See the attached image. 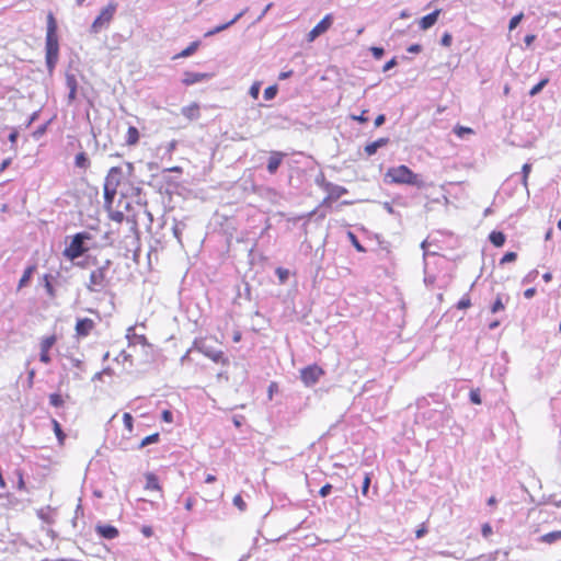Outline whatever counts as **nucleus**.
Segmentation results:
<instances>
[{
	"label": "nucleus",
	"mask_w": 561,
	"mask_h": 561,
	"mask_svg": "<svg viewBox=\"0 0 561 561\" xmlns=\"http://www.w3.org/2000/svg\"><path fill=\"white\" fill-rule=\"evenodd\" d=\"M122 172L118 168H112L104 181V207L112 220L131 222L137 228L138 208L140 207V193L138 188L128 192H121V196L114 206Z\"/></svg>",
	"instance_id": "obj_1"
},
{
	"label": "nucleus",
	"mask_w": 561,
	"mask_h": 561,
	"mask_svg": "<svg viewBox=\"0 0 561 561\" xmlns=\"http://www.w3.org/2000/svg\"><path fill=\"white\" fill-rule=\"evenodd\" d=\"M57 21L51 12L47 14V31H46V64L47 67L51 70L59 56V42L57 34Z\"/></svg>",
	"instance_id": "obj_2"
},
{
	"label": "nucleus",
	"mask_w": 561,
	"mask_h": 561,
	"mask_svg": "<svg viewBox=\"0 0 561 561\" xmlns=\"http://www.w3.org/2000/svg\"><path fill=\"white\" fill-rule=\"evenodd\" d=\"M386 178H389L390 181L396 184H408L419 188L424 186V182L421 180L420 175L404 164L388 169Z\"/></svg>",
	"instance_id": "obj_3"
},
{
	"label": "nucleus",
	"mask_w": 561,
	"mask_h": 561,
	"mask_svg": "<svg viewBox=\"0 0 561 561\" xmlns=\"http://www.w3.org/2000/svg\"><path fill=\"white\" fill-rule=\"evenodd\" d=\"M90 239L85 232H79L73 236L70 244L65 249L64 255L69 260H76L88 251L84 247V241Z\"/></svg>",
	"instance_id": "obj_4"
},
{
	"label": "nucleus",
	"mask_w": 561,
	"mask_h": 561,
	"mask_svg": "<svg viewBox=\"0 0 561 561\" xmlns=\"http://www.w3.org/2000/svg\"><path fill=\"white\" fill-rule=\"evenodd\" d=\"M116 8L117 5L113 2H110L107 5H105L93 21L91 25V32L99 33L102 28L108 26L116 12Z\"/></svg>",
	"instance_id": "obj_5"
},
{
	"label": "nucleus",
	"mask_w": 561,
	"mask_h": 561,
	"mask_svg": "<svg viewBox=\"0 0 561 561\" xmlns=\"http://www.w3.org/2000/svg\"><path fill=\"white\" fill-rule=\"evenodd\" d=\"M106 286V274L104 268H96L91 272L89 283H88V289L90 291H101Z\"/></svg>",
	"instance_id": "obj_6"
},
{
	"label": "nucleus",
	"mask_w": 561,
	"mask_h": 561,
	"mask_svg": "<svg viewBox=\"0 0 561 561\" xmlns=\"http://www.w3.org/2000/svg\"><path fill=\"white\" fill-rule=\"evenodd\" d=\"M323 370L317 365H310L300 370L301 381L307 386H313L318 382Z\"/></svg>",
	"instance_id": "obj_7"
},
{
	"label": "nucleus",
	"mask_w": 561,
	"mask_h": 561,
	"mask_svg": "<svg viewBox=\"0 0 561 561\" xmlns=\"http://www.w3.org/2000/svg\"><path fill=\"white\" fill-rule=\"evenodd\" d=\"M56 342H57L56 334L44 336L41 340V342H39V348H41L39 360L42 363L47 365L51 362L49 351L56 344Z\"/></svg>",
	"instance_id": "obj_8"
},
{
	"label": "nucleus",
	"mask_w": 561,
	"mask_h": 561,
	"mask_svg": "<svg viewBox=\"0 0 561 561\" xmlns=\"http://www.w3.org/2000/svg\"><path fill=\"white\" fill-rule=\"evenodd\" d=\"M195 348L204 354L206 357L210 358L215 363H225L226 358L221 351L215 350L214 347L206 345L205 343H201L199 345L194 344Z\"/></svg>",
	"instance_id": "obj_9"
},
{
	"label": "nucleus",
	"mask_w": 561,
	"mask_h": 561,
	"mask_svg": "<svg viewBox=\"0 0 561 561\" xmlns=\"http://www.w3.org/2000/svg\"><path fill=\"white\" fill-rule=\"evenodd\" d=\"M333 18L331 14H327L309 33L308 41L312 42L321 34L325 33L332 25Z\"/></svg>",
	"instance_id": "obj_10"
},
{
	"label": "nucleus",
	"mask_w": 561,
	"mask_h": 561,
	"mask_svg": "<svg viewBox=\"0 0 561 561\" xmlns=\"http://www.w3.org/2000/svg\"><path fill=\"white\" fill-rule=\"evenodd\" d=\"M145 489L149 492H152L154 494V499H162L163 497V491L161 490V486L159 484V480L156 474L153 473H147L146 474V485Z\"/></svg>",
	"instance_id": "obj_11"
},
{
	"label": "nucleus",
	"mask_w": 561,
	"mask_h": 561,
	"mask_svg": "<svg viewBox=\"0 0 561 561\" xmlns=\"http://www.w3.org/2000/svg\"><path fill=\"white\" fill-rule=\"evenodd\" d=\"M94 329V322L90 318L78 319L76 323V333L79 337L88 336Z\"/></svg>",
	"instance_id": "obj_12"
},
{
	"label": "nucleus",
	"mask_w": 561,
	"mask_h": 561,
	"mask_svg": "<svg viewBox=\"0 0 561 561\" xmlns=\"http://www.w3.org/2000/svg\"><path fill=\"white\" fill-rule=\"evenodd\" d=\"M322 182L323 188L328 193V197L331 199H337L347 193V190L344 186L333 184L331 182H325L324 179H322Z\"/></svg>",
	"instance_id": "obj_13"
},
{
	"label": "nucleus",
	"mask_w": 561,
	"mask_h": 561,
	"mask_svg": "<svg viewBox=\"0 0 561 561\" xmlns=\"http://www.w3.org/2000/svg\"><path fill=\"white\" fill-rule=\"evenodd\" d=\"M284 153L283 152H279V151H272L271 152V156L268 158V162H267V171L268 173L271 174H274L276 173V171L278 170L282 161H283V158H284Z\"/></svg>",
	"instance_id": "obj_14"
},
{
	"label": "nucleus",
	"mask_w": 561,
	"mask_h": 561,
	"mask_svg": "<svg viewBox=\"0 0 561 561\" xmlns=\"http://www.w3.org/2000/svg\"><path fill=\"white\" fill-rule=\"evenodd\" d=\"M208 77H209V75H207V73L186 71L184 73L182 82L185 85H192V84L201 82L205 79H208Z\"/></svg>",
	"instance_id": "obj_15"
},
{
	"label": "nucleus",
	"mask_w": 561,
	"mask_h": 561,
	"mask_svg": "<svg viewBox=\"0 0 561 561\" xmlns=\"http://www.w3.org/2000/svg\"><path fill=\"white\" fill-rule=\"evenodd\" d=\"M96 533L105 539H114L118 536V530L112 525H98Z\"/></svg>",
	"instance_id": "obj_16"
},
{
	"label": "nucleus",
	"mask_w": 561,
	"mask_h": 561,
	"mask_svg": "<svg viewBox=\"0 0 561 561\" xmlns=\"http://www.w3.org/2000/svg\"><path fill=\"white\" fill-rule=\"evenodd\" d=\"M440 10H435L432 13L423 16L420 20V27L424 31L431 28L437 22Z\"/></svg>",
	"instance_id": "obj_17"
},
{
	"label": "nucleus",
	"mask_w": 561,
	"mask_h": 561,
	"mask_svg": "<svg viewBox=\"0 0 561 561\" xmlns=\"http://www.w3.org/2000/svg\"><path fill=\"white\" fill-rule=\"evenodd\" d=\"M181 113L190 121L197 119L199 117V105L197 103H192L182 107Z\"/></svg>",
	"instance_id": "obj_18"
},
{
	"label": "nucleus",
	"mask_w": 561,
	"mask_h": 561,
	"mask_svg": "<svg viewBox=\"0 0 561 561\" xmlns=\"http://www.w3.org/2000/svg\"><path fill=\"white\" fill-rule=\"evenodd\" d=\"M388 142L389 138H379L370 144H367L364 150L368 156H373L379 148L386 146Z\"/></svg>",
	"instance_id": "obj_19"
},
{
	"label": "nucleus",
	"mask_w": 561,
	"mask_h": 561,
	"mask_svg": "<svg viewBox=\"0 0 561 561\" xmlns=\"http://www.w3.org/2000/svg\"><path fill=\"white\" fill-rule=\"evenodd\" d=\"M133 424H134V419L133 416L129 414V413H124L123 414V430H122V435L124 437H129L133 433Z\"/></svg>",
	"instance_id": "obj_20"
},
{
	"label": "nucleus",
	"mask_w": 561,
	"mask_h": 561,
	"mask_svg": "<svg viewBox=\"0 0 561 561\" xmlns=\"http://www.w3.org/2000/svg\"><path fill=\"white\" fill-rule=\"evenodd\" d=\"M35 271H36V265H34V264L27 266L24 270L23 275L19 280V285H18L19 290L22 289L23 287H25L30 283Z\"/></svg>",
	"instance_id": "obj_21"
},
{
	"label": "nucleus",
	"mask_w": 561,
	"mask_h": 561,
	"mask_svg": "<svg viewBox=\"0 0 561 561\" xmlns=\"http://www.w3.org/2000/svg\"><path fill=\"white\" fill-rule=\"evenodd\" d=\"M75 165L82 170H87L90 167V159L84 151H81L76 156Z\"/></svg>",
	"instance_id": "obj_22"
},
{
	"label": "nucleus",
	"mask_w": 561,
	"mask_h": 561,
	"mask_svg": "<svg viewBox=\"0 0 561 561\" xmlns=\"http://www.w3.org/2000/svg\"><path fill=\"white\" fill-rule=\"evenodd\" d=\"M505 234L501 231H492L489 236V240L494 247H502L505 243Z\"/></svg>",
	"instance_id": "obj_23"
},
{
	"label": "nucleus",
	"mask_w": 561,
	"mask_h": 561,
	"mask_svg": "<svg viewBox=\"0 0 561 561\" xmlns=\"http://www.w3.org/2000/svg\"><path fill=\"white\" fill-rule=\"evenodd\" d=\"M199 44L201 43L198 41L192 42L190 44V46H187L185 49H183L181 53H179L174 58H186V57L193 55L196 51V49L198 48Z\"/></svg>",
	"instance_id": "obj_24"
},
{
	"label": "nucleus",
	"mask_w": 561,
	"mask_h": 561,
	"mask_svg": "<svg viewBox=\"0 0 561 561\" xmlns=\"http://www.w3.org/2000/svg\"><path fill=\"white\" fill-rule=\"evenodd\" d=\"M51 424H53V428H54V433L58 439V443L60 446H62L65 444V440H66V434L64 433L60 424L58 423V421L56 420H53L51 421Z\"/></svg>",
	"instance_id": "obj_25"
},
{
	"label": "nucleus",
	"mask_w": 561,
	"mask_h": 561,
	"mask_svg": "<svg viewBox=\"0 0 561 561\" xmlns=\"http://www.w3.org/2000/svg\"><path fill=\"white\" fill-rule=\"evenodd\" d=\"M559 539H561V530L551 531L540 537V541L545 543H553Z\"/></svg>",
	"instance_id": "obj_26"
},
{
	"label": "nucleus",
	"mask_w": 561,
	"mask_h": 561,
	"mask_svg": "<svg viewBox=\"0 0 561 561\" xmlns=\"http://www.w3.org/2000/svg\"><path fill=\"white\" fill-rule=\"evenodd\" d=\"M138 138H139L138 129L134 126H130L127 131L126 142L128 145H135V144H137Z\"/></svg>",
	"instance_id": "obj_27"
},
{
	"label": "nucleus",
	"mask_w": 561,
	"mask_h": 561,
	"mask_svg": "<svg viewBox=\"0 0 561 561\" xmlns=\"http://www.w3.org/2000/svg\"><path fill=\"white\" fill-rule=\"evenodd\" d=\"M548 82H549L548 78H543L542 80H540L536 85H534L530 89L529 95L536 96L537 94H539L542 91V89L548 84Z\"/></svg>",
	"instance_id": "obj_28"
},
{
	"label": "nucleus",
	"mask_w": 561,
	"mask_h": 561,
	"mask_svg": "<svg viewBox=\"0 0 561 561\" xmlns=\"http://www.w3.org/2000/svg\"><path fill=\"white\" fill-rule=\"evenodd\" d=\"M68 87H69V94L68 99L69 101H73L77 96V81L75 78L68 79Z\"/></svg>",
	"instance_id": "obj_29"
},
{
	"label": "nucleus",
	"mask_w": 561,
	"mask_h": 561,
	"mask_svg": "<svg viewBox=\"0 0 561 561\" xmlns=\"http://www.w3.org/2000/svg\"><path fill=\"white\" fill-rule=\"evenodd\" d=\"M230 26H231V23H229V22L220 24V25L214 27L213 30H209L208 32H206L205 37H210L217 33H220V32L227 30Z\"/></svg>",
	"instance_id": "obj_30"
},
{
	"label": "nucleus",
	"mask_w": 561,
	"mask_h": 561,
	"mask_svg": "<svg viewBox=\"0 0 561 561\" xmlns=\"http://www.w3.org/2000/svg\"><path fill=\"white\" fill-rule=\"evenodd\" d=\"M277 94V85H270L264 90V99L266 101L273 100Z\"/></svg>",
	"instance_id": "obj_31"
},
{
	"label": "nucleus",
	"mask_w": 561,
	"mask_h": 561,
	"mask_svg": "<svg viewBox=\"0 0 561 561\" xmlns=\"http://www.w3.org/2000/svg\"><path fill=\"white\" fill-rule=\"evenodd\" d=\"M49 402L51 405L59 408L64 404V399L60 393H51L49 396Z\"/></svg>",
	"instance_id": "obj_32"
},
{
	"label": "nucleus",
	"mask_w": 561,
	"mask_h": 561,
	"mask_svg": "<svg viewBox=\"0 0 561 561\" xmlns=\"http://www.w3.org/2000/svg\"><path fill=\"white\" fill-rule=\"evenodd\" d=\"M158 440H159V433H153V434L142 437L141 445H142V447H145L150 444L157 443Z\"/></svg>",
	"instance_id": "obj_33"
},
{
	"label": "nucleus",
	"mask_w": 561,
	"mask_h": 561,
	"mask_svg": "<svg viewBox=\"0 0 561 561\" xmlns=\"http://www.w3.org/2000/svg\"><path fill=\"white\" fill-rule=\"evenodd\" d=\"M260 90H261V82L260 81H255L249 89V94L253 98V99H257L259 98V94H260Z\"/></svg>",
	"instance_id": "obj_34"
},
{
	"label": "nucleus",
	"mask_w": 561,
	"mask_h": 561,
	"mask_svg": "<svg viewBox=\"0 0 561 561\" xmlns=\"http://www.w3.org/2000/svg\"><path fill=\"white\" fill-rule=\"evenodd\" d=\"M470 401L473 404H480L481 403V396L479 389H472L469 393Z\"/></svg>",
	"instance_id": "obj_35"
},
{
	"label": "nucleus",
	"mask_w": 561,
	"mask_h": 561,
	"mask_svg": "<svg viewBox=\"0 0 561 561\" xmlns=\"http://www.w3.org/2000/svg\"><path fill=\"white\" fill-rule=\"evenodd\" d=\"M524 18V14L523 13H519L517 15H514L511 20H510V24H508V28L510 31L514 30L517 27V25L520 23V21L523 20Z\"/></svg>",
	"instance_id": "obj_36"
},
{
	"label": "nucleus",
	"mask_w": 561,
	"mask_h": 561,
	"mask_svg": "<svg viewBox=\"0 0 561 561\" xmlns=\"http://www.w3.org/2000/svg\"><path fill=\"white\" fill-rule=\"evenodd\" d=\"M16 476H18L16 488L20 491H26V485H25V481H24V477H23L22 470H16Z\"/></svg>",
	"instance_id": "obj_37"
},
{
	"label": "nucleus",
	"mask_w": 561,
	"mask_h": 561,
	"mask_svg": "<svg viewBox=\"0 0 561 561\" xmlns=\"http://www.w3.org/2000/svg\"><path fill=\"white\" fill-rule=\"evenodd\" d=\"M233 505L237 506L241 512L245 510L247 504L240 494L233 497Z\"/></svg>",
	"instance_id": "obj_38"
},
{
	"label": "nucleus",
	"mask_w": 561,
	"mask_h": 561,
	"mask_svg": "<svg viewBox=\"0 0 561 561\" xmlns=\"http://www.w3.org/2000/svg\"><path fill=\"white\" fill-rule=\"evenodd\" d=\"M454 131L458 137H463L466 134L473 133V130L471 128L465 127V126H456Z\"/></svg>",
	"instance_id": "obj_39"
},
{
	"label": "nucleus",
	"mask_w": 561,
	"mask_h": 561,
	"mask_svg": "<svg viewBox=\"0 0 561 561\" xmlns=\"http://www.w3.org/2000/svg\"><path fill=\"white\" fill-rule=\"evenodd\" d=\"M471 306V300L468 295H465L457 304L458 309H467Z\"/></svg>",
	"instance_id": "obj_40"
},
{
	"label": "nucleus",
	"mask_w": 561,
	"mask_h": 561,
	"mask_svg": "<svg viewBox=\"0 0 561 561\" xmlns=\"http://www.w3.org/2000/svg\"><path fill=\"white\" fill-rule=\"evenodd\" d=\"M516 257H517V254L515 252H507L501 259L500 264L514 262L516 260Z\"/></svg>",
	"instance_id": "obj_41"
},
{
	"label": "nucleus",
	"mask_w": 561,
	"mask_h": 561,
	"mask_svg": "<svg viewBox=\"0 0 561 561\" xmlns=\"http://www.w3.org/2000/svg\"><path fill=\"white\" fill-rule=\"evenodd\" d=\"M348 237L352 241V244L355 247V249L359 252H364L365 248L359 243L356 236L353 232H348Z\"/></svg>",
	"instance_id": "obj_42"
},
{
	"label": "nucleus",
	"mask_w": 561,
	"mask_h": 561,
	"mask_svg": "<svg viewBox=\"0 0 561 561\" xmlns=\"http://www.w3.org/2000/svg\"><path fill=\"white\" fill-rule=\"evenodd\" d=\"M504 309V305L502 302V299L501 297L499 296L495 301L493 302L492 307H491V311L493 313H496L499 312L500 310H503Z\"/></svg>",
	"instance_id": "obj_43"
},
{
	"label": "nucleus",
	"mask_w": 561,
	"mask_h": 561,
	"mask_svg": "<svg viewBox=\"0 0 561 561\" xmlns=\"http://www.w3.org/2000/svg\"><path fill=\"white\" fill-rule=\"evenodd\" d=\"M370 51H371L374 58H376V59H380L385 54V49L382 47H377V46L370 47Z\"/></svg>",
	"instance_id": "obj_44"
},
{
	"label": "nucleus",
	"mask_w": 561,
	"mask_h": 561,
	"mask_svg": "<svg viewBox=\"0 0 561 561\" xmlns=\"http://www.w3.org/2000/svg\"><path fill=\"white\" fill-rule=\"evenodd\" d=\"M451 42H453V36L450 33H445L442 38H440V44L445 47H448L451 45Z\"/></svg>",
	"instance_id": "obj_45"
},
{
	"label": "nucleus",
	"mask_w": 561,
	"mask_h": 561,
	"mask_svg": "<svg viewBox=\"0 0 561 561\" xmlns=\"http://www.w3.org/2000/svg\"><path fill=\"white\" fill-rule=\"evenodd\" d=\"M147 260H148V265L149 267L151 268L152 267V262L156 260H158V253L156 250H150L147 254Z\"/></svg>",
	"instance_id": "obj_46"
},
{
	"label": "nucleus",
	"mask_w": 561,
	"mask_h": 561,
	"mask_svg": "<svg viewBox=\"0 0 561 561\" xmlns=\"http://www.w3.org/2000/svg\"><path fill=\"white\" fill-rule=\"evenodd\" d=\"M331 491H332V485L330 483H327L320 489L319 494L321 497H325L331 493Z\"/></svg>",
	"instance_id": "obj_47"
},
{
	"label": "nucleus",
	"mask_w": 561,
	"mask_h": 561,
	"mask_svg": "<svg viewBox=\"0 0 561 561\" xmlns=\"http://www.w3.org/2000/svg\"><path fill=\"white\" fill-rule=\"evenodd\" d=\"M369 485H370V478L368 474H366L364 478V481H363V485H362L363 495H367Z\"/></svg>",
	"instance_id": "obj_48"
},
{
	"label": "nucleus",
	"mask_w": 561,
	"mask_h": 561,
	"mask_svg": "<svg viewBox=\"0 0 561 561\" xmlns=\"http://www.w3.org/2000/svg\"><path fill=\"white\" fill-rule=\"evenodd\" d=\"M366 112L367 111H363L360 115H352L351 118L362 124L366 123L368 121V118L365 115Z\"/></svg>",
	"instance_id": "obj_49"
},
{
	"label": "nucleus",
	"mask_w": 561,
	"mask_h": 561,
	"mask_svg": "<svg viewBox=\"0 0 561 561\" xmlns=\"http://www.w3.org/2000/svg\"><path fill=\"white\" fill-rule=\"evenodd\" d=\"M161 417L167 423H171L173 421V414L169 410H164L161 414Z\"/></svg>",
	"instance_id": "obj_50"
},
{
	"label": "nucleus",
	"mask_w": 561,
	"mask_h": 561,
	"mask_svg": "<svg viewBox=\"0 0 561 561\" xmlns=\"http://www.w3.org/2000/svg\"><path fill=\"white\" fill-rule=\"evenodd\" d=\"M248 8H244L243 10H241L239 13H237L232 20L229 21V23H231V25H233L234 23H237L247 12H248Z\"/></svg>",
	"instance_id": "obj_51"
},
{
	"label": "nucleus",
	"mask_w": 561,
	"mask_h": 561,
	"mask_svg": "<svg viewBox=\"0 0 561 561\" xmlns=\"http://www.w3.org/2000/svg\"><path fill=\"white\" fill-rule=\"evenodd\" d=\"M483 537H489L492 534V527L489 524H483L481 528Z\"/></svg>",
	"instance_id": "obj_52"
},
{
	"label": "nucleus",
	"mask_w": 561,
	"mask_h": 561,
	"mask_svg": "<svg viewBox=\"0 0 561 561\" xmlns=\"http://www.w3.org/2000/svg\"><path fill=\"white\" fill-rule=\"evenodd\" d=\"M397 65V59L396 57H393L392 59H390L388 62L385 64V66L382 67V70L386 72V71H389L390 69H392L394 66Z\"/></svg>",
	"instance_id": "obj_53"
},
{
	"label": "nucleus",
	"mask_w": 561,
	"mask_h": 561,
	"mask_svg": "<svg viewBox=\"0 0 561 561\" xmlns=\"http://www.w3.org/2000/svg\"><path fill=\"white\" fill-rule=\"evenodd\" d=\"M411 54H417L422 50V46L420 44H412L407 49Z\"/></svg>",
	"instance_id": "obj_54"
},
{
	"label": "nucleus",
	"mask_w": 561,
	"mask_h": 561,
	"mask_svg": "<svg viewBox=\"0 0 561 561\" xmlns=\"http://www.w3.org/2000/svg\"><path fill=\"white\" fill-rule=\"evenodd\" d=\"M273 7V3H268L265 5V8L263 9V11L261 12V14L257 16V19L255 20V22H260L264 16L265 14L270 11V9Z\"/></svg>",
	"instance_id": "obj_55"
},
{
	"label": "nucleus",
	"mask_w": 561,
	"mask_h": 561,
	"mask_svg": "<svg viewBox=\"0 0 561 561\" xmlns=\"http://www.w3.org/2000/svg\"><path fill=\"white\" fill-rule=\"evenodd\" d=\"M278 390V386L276 382H271L268 386V399L273 398V393Z\"/></svg>",
	"instance_id": "obj_56"
},
{
	"label": "nucleus",
	"mask_w": 561,
	"mask_h": 561,
	"mask_svg": "<svg viewBox=\"0 0 561 561\" xmlns=\"http://www.w3.org/2000/svg\"><path fill=\"white\" fill-rule=\"evenodd\" d=\"M535 294H536V288H535V287H531V288H528V289H526V290L524 291V297H525L526 299H530V298H533V297L535 296Z\"/></svg>",
	"instance_id": "obj_57"
},
{
	"label": "nucleus",
	"mask_w": 561,
	"mask_h": 561,
	"mask_svg": "<svg viewBox=\"0 0 561 561\" xmlns=\"http://www.w3.org/2000/svg\"><path fill=\"white\" fill-rule=\"evenodd\" d=\"M385 122H386V116H385L383 114H379V115L375 118V126H376V127H379V126H381Z\"/></svg>",
	"instance_id": "obj_58"
},
{
	"label": "nucleus",
	"mask_w": 561,
	"mask_h": 561,
	"mask_svg": "<svg viewBox=\"0 0 561 561\" xmlns=\"http://www.w3.org/2000/svg\"><path fill=\"white\" fill-rule=\"evenodd\" d=\"M530 171H531V164L525 163L522 168V174L525 175V178H528Z\"/></svg>",
	"instance_id": "obj_59"
},
{
	"label": "nucleus",
	"mask_w": 561,
	"mask_h": 561,
	"mask_svg": "<svg viewBox=\"0 0 561 561\" xmlns=\"http://www.w3.org/2000/svg\"><path fill=\"white\" fill-rule=\"evenodd\" d=\"M535 39H536V36L534 34H528L525 36L524 43L526 44V46H530Z\"/></svg>",
	"instance_id": "obj_60"
},
{
	"label": "nucleus",
	"mask_w": 561,
	"mask_h": 561,
	"mask_svg": "<svg viewBox=\"0 0 561 561\" xmlns=\"http://www.w3.org/2000/svg\"><path fill=\"white\" fill-rule=\"evenodd\" d=\"M277 274H278V277L282 282H284L287 276H288V272L286 270H283V268H277Z\"/></svg>",
	"instance_id": "obj_61"
},
{
	"label": "nucleus",
	"mask_w": 561,
	"mask_h": 561,
	"mask_svg": "<svg viewBox=\"0 0 561 561\" xmlns=\"http://www.w3.org/2000/svg\"><path fill=\"white\" fill-rule=\"evenodd\" d=\"M293 73H294V72H293V70L282 71V72L279 73V76H278V79H279V80H286V79H288L289 77H291V76H293Z\"/></svg>",
	"instance_id": "obj_62"
},
{
	"label": "nucleus",
	"mask_w": 561,
	"mask_h": 561,
	"mask_svg": "<svg viewBox=\"0 0 561 561\" xmlns=\"http://www.w3.org/2000/svg\"><path fill=\"white\" fill-rule=\"evenodd\" d=\"M105 375L111 376V371H110L108 369H105V370H103V371H101V373H96V374L93 376V378H92V379H93V380L102 379V377H103V376H105Z\"/></svg>",
	"instance_id": "obj_63"
},
{
	"label": "nucleus",
	"mask_w": 561,
	"mask_h": 561,
	"mask_svg": "<svg viewBox=\"0 0 561 561\" xmlns=\"http://www.w3.org/2000/svg\"><path fill=\"white\" fill-rule=\"evenodd\" d=\"M427 533V529L422 526L421 528H419L415 533V536L416 538H422L425 534Z\"/></svg>",
	"instance_id": "obj_64"
}]
</instances>
